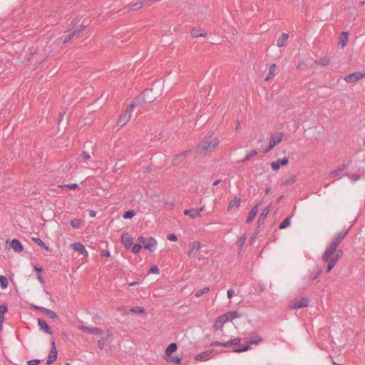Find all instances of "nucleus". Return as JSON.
<instances>
[{
  "mask_svg": "<svg viewBox=\"0 0 365 365\" xmlns=\"http://www.w3.org/2000/svg\"><path fill=\"white\" fill-rule=\"evenodd\" d=\"M349 230L341 231L338 232L334 237L331 243L326 249L324 254L322 255V259L327 261L329 258L333 255L334 252L336 250L339 245L342 242L345 237L348 235Z\"/></svg>",
  "mask_w": 365,
  "mask_h": 365,
  "instance_id": "nucleus-1",
  "label": "nucleus"
},
{
  "mask_svg": "<svg viewBox=\"0 0 365 365\" xmlns=\"http://www.w3.org/2000/svg\"><path fill=\"white\" fill-rule=\"evenodd\" d=\"M220 143L219 139L215 138L211 139L210 137L205 136L203 141L198 145L197 152L201 155H207L214 152L218 147Z\"/></svg>",
  "mask_w": 365,
  "mask_h": 365,
  "instance_id": "nucleus-2",
  "label": "nucleus"
},
{
  "mask_svg": "<svg viewBox=\"0 0 365 365\" xmlns=\"http://www.w3.org/2000/svg\"><path fill=\"white\" fill-rule=\"evenodd\" d=\"M138 106V104L135 103H131L128 105L125 110V111L119 116L117 125L118 127H123L125 125L130 118L131 113L133 111L134 108Z\"/></svg>",
  "mask_w": 365,
  "mask_h": 365,
  "instance_id": "nucleus-3",
  "label": "nucleus"
},
{
  "mask_svg": "<svg viewBox=\"0 0 365 365\" xmlns=\"http://www.w3.org/2000/svg\"><path fill=\"white\" fill-rule=\"evenodd\" d=\"M158 91H154V88H148L143 91L141 93V100L145 103H151L154 102L158 97Z\"/></svg>",
  "mask_w": 365,
  "mask_h": 365,
  "instance_id": "nucleus-4",
  "label": "nucleus"
},
{
  "mask_svg": "<svg viewBox=\"0 0 365 365\" xmlns=\"http://www.w3.org/2000/svg\"><path fill=\"white\" fill-rule=\"evenodd\" d=\"M242 339L237 337L233 339H231L230 341H225V342H221L219 341H212L210 344L211 346H224L226 348H231L232 346H234L232 350L235 348L242 347L243 345L240 344Z\"/></svg>",
  "mask_w": 365,
  "mask_h": 365,
  "instance_id": "nucleus-5",
  "label": "nucleus"
},
{
  "mask_svg": "<svg viewBox=\"0 0 365 365\" xmlns=\"http://www.w3.org/2000/svg\"><path fill=\"white\" fill-rule=\"evenodd\" d=\"M263 341V338L256 334L252 339H250L247 344L243 345L242 347L235 348L233 349L234 352H244L251 349L252 344H258Z\"/></svg>",
  "mask_w": 365,
  "mask_h": 365,
  "instance_id": "nucleus-6",
  "label": "nucleus"
},
{
  "mask_svg": "<svg viewBox=\"0 0 365 365\" xmlns=\"http://www.w3.org/2000/svg\"><path fill=\"white\" fill-rule=\"evenodd\" d=\"M50 343H51V349H50L49 354L48 355V357L46 359L47 364H51L52 363H53L57 359V356H58V352H57V349L56 347L55 339L53 338H52L50 340Z\"/></svg>",
  "mask_w": 365,
  "mask_h": 365,
  "instance_id": "nucleus-7",
  "label": "nucleus"
},
{
  "mask_svg": "<svg viewBox=\"0 0 365 365\" xmlns=\"http://www.w3.org/2000/svg\"><path fill=\"white\" fill-rule=\"evenodd\" d=\"M336 254L334 257H331V256L327 259L326 262H328L327 264V272H329L331 270L334 268V267L337 263L338 260L340 257L343 255V251L341 250H336Z\"/></svg>",
  "mask_w": 365,
  "mask_h": 365,
  "instance_id": "nucleus-8",
  "label": "nucleus"
},
{
  "mask_svg": "<svg viewBox=\"0 0 365 365\" xmlns=\"http://www.w3.org/2000/svg\"><path fill=\"white\" fill-rule=\"evenodd\" d=\"M282 135L283 134L282 133H277L275 135H271L269 145L264 150V153H265L270 151L275 145L279 144L282 140Z\"/></svg>",
  "mask_w": 365,
  "mask_h": 365,
  "instance_id": "nucleus-9",
  "label": "nucleus"
},
{
  "mask_svg": "<svg viewBox=\"0 0 365 365\" xmlns=\"http://www.w3.org/2000/svg\"><path fill=\"white\" fill-rule=\"evenodd\" d=\"M365 77V72H354L351 74L346 75L344 77V81L348 83H351L359 81L360 79Z\"/></svg>",
  "mask_w": 365,
  "mask_h": 365,
  "instance_id": "nucleus-10",
  "label": "nucleus"
},
{
  "mask_svg": "<svg viewBox=\"0 0 365 365\" xmlns=\"http://www.w3.org/2000/svg\"><path fill=\"white\" fill-rule=\"evenodd\" d=\"M205 210V205L202 206L197 209H187L185 210L183 213L185 215L189 216L192 219H195L196 217L200 216L201 212Z\"/></svg>",
  "mask_w": 365,
  "mask_h": 365,
  "instance_id": "nucleus-11",
  "label": "nucleus"
},
{
  "mask_svg": "<svg viewBox=\"0 0 365 365\" xmlns=\"http://www.w3.org/2000/svg\"><path fill=\"white\" fill-rule=\"evenodd\" d=\"M78 329L93 335L101 334L103 333V330L98 327H89L85 325H79Z\"/></svg>",
  "mask_w": 365,
  "mask_h": 365,
  "instance_id": "nucleus-12",
  "label": "nucleus"
},
{
  "mask_svg": "<svg viewBox=\"0 0 365 365\" xmlns=\"http://www.w3.org/2000/svg\"><path fill=\"white\" fill-rule=\"evenodd\" d=\"M121 242L125 249H130L133 245V237L129 232H123L121 236Z\"/></svg>",
  "mask_w": 365,
  "mask_h": 365,
  "instance_id": "nucleus-13",
  "label": "nucleus"
},
{
  "mask_svg": "<svg viewBox=\"0 0 365 365\" xmlns=\"http://www.w3.org/2000/svg\"><path fill=\"white\" fill-rule=\"evenodd\" d=\"M157 240L154 237H150L147 239L146 242L144 243L143 247L150 252H154L157 248Z\"/></svg>",
  "mask_w": 365,
  "mask_h": 365,
  "instance_id": "nucleus-14",
  "label": "nucleus"
},
{
  "mask_svg": "<svg viewBox=\"0 0 365 365\" xmlns=\"http://www.w3.org/2000/svg\"><path fill=\"white\" fill-rule=\"evenodd\" d=\"M309 299L307 298H301L299 300L294 302L291 306L292 309H297L308 307Z\"/></svg>",
  "mask_w": 365,
  "mask_h": 365,
  "instance_id": "nucleus-15",
  "label": "nucleus"
},
{
  "mask_svg": "<svg viewBox=\"0 0 365 365\" xmlns=\"http://www.w3.org/2000/svg\"><path fill=\"white\" fill-rule=\"evenodd\" d=\"M289 162V159L287 157H284L282 159H278L274 162L271 163V167L273 170L277 171L279 170L281 165H286Z\"/></svg>",
  "mask_w": 365,
  "mask_h": 365,
  "instance_id": "nucleus-16",
  "label": "nucleus"
},
{
  "mask_svg": "<svg viewBox=\"0 0 365 365\" xmlns=\"http://www.w3.org/2000/svg\"><path fill=\"white\" fill-rule=\"evenodd\" d=\"M71 247L75 251L78 252L79 254L86 255V256L88 255V252H87L86 247H84V245L81 242H74V243L71 244Z\"/></svg>",
  "mask_w": 365,
  "mask_h": 365,
  "instance_id": "nucleus-17",
  "label": "nucleus"
},
{
  "mask_svg": "<svg viewBox=\"0 0 365 365\" xmlns=\"http://www.w3.org/2000/svg\"><path fill=\"white\" fill-rule=\"evenodd\" d=\"M227 322V319L225 318V316L222 314V315H220L219 316L215 322V324H214V329L215 330H222V328H223V326L224 324Z\"/></svg>",
  "mask_w": 365,
  "mask_h": 365,
  "instance_id": "nucleus-18",
  "label": "nucleus"
},
{
  "mask_svg": "<svg viewBox=\"0 0 365 365\" xmlns=\"http://www.w3.org/2000/svg\"><path fill=\"white\" fill-rule=\"evenodd\" d=\"M207 34V31L201 28H194L190 31V35L193 38L205 37Z\"/></svg>",
  "mask_w": 365,
  "mask_h": 365,
  "instance_id": "nucleus-19",
  "label": "nucleus"
},
{
  "mask_svg": "<svg viewBox=\"0 0 365 365\" xmlns=\"http://www.w3.org/2000/svg\"><path fill=\"white\" fill-rule=\"evenodd\" d=\"M10 246L16 252L19 253L24 250L22 243L18 239L12 240Z\"/></svg>",
  "mask_w": 365,
  "mask_h": 365,
  "instance_id": "nucleus-20",
  "label": "nucleus"
},
{
  "mask_svg": "<svg viewBox=\"0 0 365 365\" xmlns=\"http://www.w3.org/2000/svg\"><path fill=\"white\" fill-rule=\"evenodd\" d=\"M201 248V245L199 242L195 241L192 244L191 250L188 252L187 255L190 258L194 257L195 255L194 253H197L200 251Z\"/></svg>",
  "mask_w": 365,
  "mask_h": 365,
  "instance_id": "nucleus-21",
  "label": "nucleus"
},
{
  "mask_svg": "<svg viewBox=\"0 0 365 365\" xmlns=\"http://www.w3.org/2000/svg\"><path fill=\"white\" fill-rule=\"evenodd\" d=\"M38 325L39 326L41 329L43 330L45 333L49 334H51L53 333V331L51 329V327L48 325L45 320L42 319H38Z\"/></svg>",
  "mask_w": 365,
  "mask_h": 365,
  "instance_id": "nucleus-22",
  "label": "nucleus"
},
{
  "mask_svg": "<svg viewBox=\"0 0 365 365\" xmlns=\"http://www.w3.org/2000/svg\"><path fill=\"white\" fill-rule=\"evenodd\" d=\"M349 41V32L344 31L339 36V42L341 47L344 48L348 43Z\"/></svg>",
  "mask_w": 365,
  "mask_h": 365,
  "instance_id": "nucleus-23",
  "label": "nucleus"
},
{
  "mask_svg": "<svg viewBox=\"0 0 365 365\" xmlns=\"http://www.w3.org/2000/svg\"><path fill=\"white\" fill-rule=\"evenodd\" d=\"M289 35L286 33H282L280 37L277 41V45L278 47L282 48L286 46Z\"/></svg>",
  "mask_w": 365,
  "mask_h": 365,
  "instance_id": "nucleus-24",
  "label": "nucleus"
},
{
  "mask_svg": "<svg viewBox=\"0 0 365 365\" xmlns=\"http://www.w3.org/2000/svg\"><path fill=\"white\" fill-rule=\"evenodd\" d=\"M257 212H258V205H256L254 207H252V208L251 209L249 216L247 218L246 222L249 224L251 222H252V220L255 218V217L257 214Z\"/></svg>",
  "mask_w": 365,
  "mask_h": 365,
  "instance_id": "nucleus-25",
  "label": "nucleus"
},
{
  "mask_svg": "<svg viewBox=\"0 0 365 365\" xmlns=\"http://www.w3.org/2000/svg\"><path fill=\"white\" fill-rule=\"evenodd\" d=\"M223 315L227 322L232 321L240 317V313L237 311L228 312Z\"/></svg>",
  "mask_w": 365,
  "mask_h": 365,
  "instance_id": "nucleus-26",
  "label": "nucleus"
},
{
  "mask_svg": "<svg viewBox=\"0 0 365 365\" xmlns=\"http://www.w3.org/2000/svg\"><path fill=\"white\" fill-rule=\"evenodd\" d=\"M212 352V350H206L202 351L195 356L196 361H203L206 359Z\"/></svg>",
  "mask_w": 365,
  "mask_h": 365,
  "instance_id": "nucleus-27",
  "label": "nucleus"
},
{
  "mask_svg": "<svg viewBox=\"0 0 365 365\" xmlns=\"http://www.w3.org/2000/svg\"><path fill=\"white\" fill-rule=\"evenodd\" d=\"M241 203V198L240 197L236 196L233 200H232L228 205V210H232L233 208H237L240 207Z\"/></svg>",
  "mask_w": 365,
  "mask_h": 365,
  "instance_id": "nucleus-28",
  "label": "nucleus"
},
{
  "mask_svg": "<svg viewBox=\"0 0 365 365\" xmlns=\"http://www.w3.org/2000/svg\"><path fill=\"white\" fill-rule=\"evenodd\" d=\"M346 168L347 167L346 165H342L340 167H339L337 169L331 171L329 173V176L331 178L336 177V176L339 175L344 170H345L346 169Z\"/></svg>",
  "mask_w": 365,
  "mask_h": 365,
  "instance_id": "nucleus-29",
  "label": "nucleus"
},
{
  "mask_svg": "<svg viewBox=\"0 0 365 365\" xmlns=\"http://www.w3.org/2000/svg\"><path fill=\"white\" fill-rule=\"evenodd\" d=\"M269 212V207H267L263 210L262 212L260 214V215L258 218V224L259 225H262L264 223V220L267 218Z\"/></svg>",
  "mask_w": 365,
  "mask_h": 365,
  "instance_id": "nucleus-30",
  "label": "nucleus"
},
{
  "mask_svg": "<svg viewBox=\"0 0 365 365\" xmlns=\"http://www.w3.org/2000/svg\"><path fill=\"white\" fill-rule=\"evenodd\" d=\"M178 349L176 343H170L165 349V355L170 356L173 352H175Z\"/></svg>",
  "mask_w": 365,
  "mask_h": 365,
  "instance_id": "nucleus-31",
  "label": "nucleus"
},
{
  "mask_svg": "<svg viewBox=\"0 0 365 365\" xmlns=\"http://www.w3.org/2000/svg\"><path fill=\"white\" fill-rule=\"evenodd\" d=\"M32 241L36 243L38 246L43 247L45 250L50 252L51 250L48 247L44 242L38 237H32Z\"/></svg>",
  "mask_w": 365,
  "mask_h": 365,
  "instance_id": "nucleus-32",
  "label": "nucleus"
},
{
  "mask_svg": "<svg viewBox=\"0 0 365 365\" xmlns=\"http://www.w3.org/2000/svg\"><path fill=\"white\" fill-rule=\"evenodd\" d=\"M276 68H277L276 64L273 63V64L270 65V66L269 68V73L266 76V78L264 79L265 81H269V79H271L274 77V76L275 74Z\"/></svg>",
  "mask_w": 365,
  "mask_h": 365,
  "instance_id": "nucleus-33",
  "label": "nucleus"
},
{
  "mask_svg": "<svg viewBox=\"0 0 365 365\" xmlns=\"http://www.w3.org/2000/svg\"><path fill=\"white\" fill-rule=\"evenodd\" d=\"M257 153H258V152H257V150H255V149L252 150L250 153H248L246 155L245 158H243L242 160H240L239 163H246L248 160H250L251 159V158H252L253 156L256 155Z\"/></svg>",
  "mask_w": 365,
  "mask_h": 365,
  "instance_id": "nucleus-34",
  "label": "nucleus"
},
{
  "mask_svg": "<svg viewBox=\"0 0 365 365\" xmlns=\"http://www.w3.org/2000/svg\"><path fill=\"white\" fill-rule=\"evenodd\" d=\"M44 314L48 318L52 319L53 320H58L59 318L54 311L49 309H47L46 311H45Z\"/></svg>",
  "mask_w": 365,
  "mask_h": 365,
  "instance_id": "nucleus-35",
  "label": "nucleus"
},
{
  "mask_svg": "<svg viewBox=\"0 0 365 365\" xmlns=\"http://www.w3.org/2000/svg\"><path fill=\"white\" fill-rule=\"evenodd\" d=\"M82 224H83V220L81 219L76 218V219L71 220V225L73 228H76V229L80 228L81 226L82 225Z\"/></svg>",
  "mask_w": 365,
  "mask_h": 365,
  "instance_id": "nucleus-36",
  "label": "nucleus"
},
{
  "mask_svg": "<svg viewBox=\"0 0 365 365\" xmlns=\"http://www.w3.org/2000/svg\"><path fill=\"white\" fill-rule=\"evenodd\" d=\"M290 220H291V216H288L280 224H279V228L280 230H284L285 228H287V227H289V225H290Z\"/></svg>",
  "mask_w": 365,
  "mask_h": 365,
  "instance_id": "nucleus-37",
  "label": "nucleus"
},
{
  "mask_svg": "<svg viewBox=\"0 0 365 365\" xmlns=\"http://www.w3.org/2000/svg\"><path fill=\"white\" fill-rule=\"evenodd\" d=\"M167 361L168 362H171V363H175V364H181L182 362V359L179 356H168L167 359H166Z\"/></svg>",
  "mask_w": 365,
  "mask_h": 365,
  "instance_id": "nucleus-38",
  "label": "nucleus"
},
{
  "mask_svg": "<svg viewBox=\"0 0 365 365\" xmlns=\"http://www.w3.org/2000/svg\"><path fill=\"white\" fill-rule=\"evenodd\" d=\"M58 187L62 189H70V190H76L79 187V186L77 183L60 185H58Z\"/></svg>",
  "mask_w": 365,
  "mask_h": 365,
  "instance_id": "nucleus-39",
  "label": "nucleus"
},
{
  "mask_svg": "<svg viewBox=\"0 0 365 365\" xmlns=\"http://www.w3.org/2000/svg\"><path fill=\"white\" fill-rule=\"evenodd\" d=\"M8 279L4 275H0V287L1 289H6L8 287Z\"/></svg>",
  "mask_w": 365,
  "mask_h": 365,
  "instance_id": "nucleus-40",
  "label": "nucleus"
},
{
  "mask_svg": "<svg viewBox=\"0 0 365 365\" xmlns=\"http://www.w3.org/2000/svg\"><path fill=\"white\" fill-rule=\"evenodd\" d=\"M145 312V309L142 307L136 306V307H134L130 309V312L135 313V314H144Z\"/></svg>",
  "mask_w": 365,
  "mask_h": 365,
  "instance_id": "nucleus-41",
  "label": "nucleus"
},
{
  "mask_svg": "<svg viewBox=\"0 0 365 365\" xmlns=\"http://www.w3.org/2000/svg\"><path fill=\"white\" fill-rule=\"evenodd\" d=\"M135 215V212L133 210H129L124 212V213L123 214V217L124 219H130L133 217H134Z\"/></svg>",
  "mask_w": 365,
  "mask_h": 365,
  "instance_id": "nucleus-42",
  "label": "nucleus"
},
{
  "mask_svg": "<svg viewBox=\"0 0 365 365\" xmlns=\"http://www.w3.org/2000/svg\"><path fill=\"white\" fill-rule=\"evenodd\" d=\"M322 273L321 269H317V271H314L312 272H310L309 274V279L312 280H314L317 279Z\"/></svg>",
  "mask_w": 365,
  "mask_h": 365,
  "instance_id": "nucleus-43",
  "label": "nucleus"
},
{
  "mask_svg": "<svg viewBox=\"0 0 365 365\" xmlns=\"http://www.w3.org/2000/svg\"><path fill=\"white\" fill-rule=\"evenodd\" d=\"M142 245L140 244H134L130 248H131V251L133 254H138L140 250L142 249Z\"/></svg>",
  "mask_w": 365,
  "mask_h": 365,
  "instance_id": "nucleus-44",
  "label": "nucleus"
},
{
  "mask_svg": "<svg viewBox=\"0 0 365 365\" xmlns=\"http://www.w3.org/2000/svg\"><path fill=\"white\" fill-rule=\"evenodd\" d=\"M209 290H210V288H209V287H204L203 289H200V290L197 291L195 295V297H202L204 294H205V293L208 292H209Z\"/></svg>",
  "mask_w": 365,
  "mask_h": 365,
  "instance_id": "nucleus-45",
  "label": "nucleus"
},
{
  "mask_svg": "<svg viewBox=\"0 0 365 365\" xmlns=\"http://www.w3.org/2000/svg\"><path fill=\"white\" fill-rule=\"evenodd\" d=\"M75 36H78V34L75 31H73L65 37V38L63 41V43H66L69 42Z\"/></svg>",
  "mask_w": 365,
  "mask_h": 365,
  "instance_id": "nucleus-46",
  "label": "nucleus"
},
{
  "mask_svg": "<svg viewBox=\"0 0 365 365\" xmlns=\"http://www.w3.org/2000/svg\"><path fill=\"white\" fill-rule=\"evenodd\" d=\"M344 175L347 176L352 181H358L360 180V175L358 174L351 175L349 173H346Z\"/></svg>",
  "mask_w": 365,
  "mask_h": 365,
  "instance_id": "nucleus-47",
  "label": "nucleus"
},
{
  "mask_svg": "<svg viewBox=\"0 0 365 365\" xmlns=\"http://www.w3.org/2000/svg\"><path fill=\"white\" fill-rule=\"evenodd\" d=\"M295 181H296V178L294 176H292L290 178L285 180L282 182V185L287 186V185H292V183L295 182Z\"/></svg>",
  "mask_w": 365,
  "mask_h": 365,
  "instance_id": "nucleus-48",
  "label": "nucleus"
},
{
  "mask_svg": "<svg viewBox=\"0 0 365 365\" xmlns=\"http://www.w3.org/2000/svg\"><path fill=\"white\" fill-rule=\"evenodd\" d=\"M144 1H138L132 5L131 10H138L143 6Z\"/></svg>",
  "mask_w": 365,
  "mask_h": 365,
  "instance_id": "nucleus-49",
  "label": "nucleus"
},
{
  "mask_svg": "<svg viewBox=\"0 0 365 365\" xmlns=\"http://www.w3.org/2000/svg\"><path fill=\"white\" fill-rule=\"evenodd\" d=\"M190 152V150H185L184 152H182L180 153V154L178 155H176L173 158V163H175L176 162V160L180 158V157H182L185 155H187L188 153Z\"/></svg>",
  "mask_w": 365,
  "mask_h": 365,
  "instance_id": "nucleus-50",
  "label": "nucleus"
},
{
  "mask_svg": "<svg viewBox=\"0 0 365 365\" xmlns=\"http://www.w3.org/2000/svg\"><path fill=\"white\" fill-rule=\"evenodd\" d=\"M88 26V24L85 22H83L74 31L78 34L81 33L83 29H85Z\"/></svg>",
  "mask_w": 365,
  "mask_h": 365,
  "instance_id": "nucleus-51",
  "label": "nucleus"
},
{
  "mask_svg": "<svg viewBox=\"0 0 365 365\" xmlns=\"http://www.w3.org/2000/svg\"><path fill=\"white\" fill-rule=\"evenodd\" d=\"M105 344H106V338H101V339H99L98 341V348L102 350L104 349L105 347Z\"/></svg>",
  "mask_w": 365,
  "mask_h": 365,
  "instance_id": "nucleus-52",
  "label": "nucleus"
},
{
  "mask_svg": "<svg viewBox=\"0 0 365 365\" xmlns=\"http://www.w3.org/2000/svg\"><path fill=\"white\" fill-rule=\"evenodd\" d=\"M8 307L6 304H4L0 305V315H4V314L7 312Z\"/></svg>",
  "mask_w": 365,
  "mask_h": 365,
  "instance_id": "nucleus-53",
  "label": "nucleus"
},
{
  "mask_svg": "<svg viewBox=\"0 0 365 365\" xmlns=\"http://www.w3.org/2000/svg\"><path fill=\"white\" fill-rule=\"evenodd\" d=\"M149 272L158 274L160 273V269L156 265H153L150 268Z\"/></svg>",
  "mask_w": 365,
  "mask_h": 365,
  "instance_id": "nucleus-54",
  "label": "nucleus"
},
{
  "mask_svg": "<svg viewBox=\"0 0 365 365\" xmlns=\"http://www.w3.org/2000/svg\"><path fill=\"white\" fill-rule=\"evenodd\" d=\"M318 63L322 66H327L329 63V59L328 58H321Z\"/></svg>",
  "mask_w": 365,
  "mask_h": 365,
  "instance_id": "nucleus-55",
  "label": "nucleus"
},
{
  "mask_svg": "<svg viewBox=\"0 0 365 365\" xmlns=\"http://www.w3.org/2000/svg\"><path fill=\"white\" fill-rule=\"evenodd\" d=\"M100 255L102 257H109L110 256V252L107 250H102Z\"/></svg>",
  "mask_w": 365,
  "mask_h": 365,
  "instance_id": "nucleus-56",
  "label": "nucleus"
},
{
  "mask_svg": "<svg viewBox=\"0 0 365 365\" xmlns=\"http://www.w3.org/2000/svg\"><path fill=\"white\" fill-rule=\"evenodd\" d=\"M167 239L170 241L176 242L178 240V237L175 234H169L167 236Z\"/></svg>",
  "mask_w": 365,
  "mask_h": 365,
  "instance_id": "nucleus-57",
  "label": "nucleus"
},
{
  "mask_svg": "<svg viewBox=\"0 0 365 365\" xmlns=\"http://www.w3.org/2000/svg\"><path fill=\"white\" fill-rule=\"evenodd\" d=\"M81 158L84 160H89L91 158V155L88 152L82 151Z\"/></svg>",
  "mask_w": 365,
  "mask_h": 365,
  "instance_id": "nucleus-58",
  "label": "nucleus"
},
{
  "mask_svg": "<svg viewBox=\"0 0 365 365\" xmlns=\"http://www.w3.org/2000/svg\"><path fill=\"white\" fill-rule=\"evenodd\" d=\"M35 309H37V310H39L40 312H41L43 314L45 313V311H46L47 308H45V307H40V306H38V305H33L32 306Z\"/></svg>",
  "mask_w": 365,
  "mask_h": 365,
  "instance_id": "nucleus-59",
  "label": "nucleus"
},
{
  "mask_svg": "<svg viewBox=\"0 0 365 365\" xmlns=\"http://www.w3.org/2000/svg\"><path fill=\"white\" fill-rule=\"evenodd\" d=\"M39 359H31L27 361L28 365H36L40 363Z\"/></svg>",
  "mask_w": 365,
  "mask_h": 365,
  "instance_id": "nucleus-60",
  "label": "nucleus"
},
{
  "mask_svg": "<svg viewBox=\"0 0 365 365\" xmlns=\"http://www.w3.org/2000/svg\"><path fill=\"white\" fill-rule=\"evenodd\" d=\"M245 240H246L245 237H240V238L238 239L237 243H238L240 247H242L245 245Z\"/></svg>",
  "mask_w": 365,
  "mask_h": 365,
  "instance_id": "nucleus-61",
  "label": "nucleus"
},
{
  "mask_svg": "<svg viewBox=\"0 0 365 365\" xmlns=\"http://www.w3.org/2000/svg\"><path fill=\"white\" fill-rule=\"evenodd\" d=\"M138 242H139V243H140V245H141V244H143V245H142V246H143V245H144V243H145V242H146L147 239H146V238H145V237H143V236H140V237H138Z\"/></svg>",
  "mask_w": 365,
  "mask_h": 365,
  "instance_id": "nucleus-62",
  "label": "nucleus"
},
{
  "mask_svg": "<svg viewBox=\"0 0 365 365\" xmlns=\"http://www.w3.org/2000/svg\"><path fill=\"white\" fill-rule=\"evenodd\" d=\"M78 21H79V20H78V19H73V20L71 22V24H70V25H69V28H70V29H73V27H74V26L78 24Z\"/></svg>",
  "mask_w": 365,
  "mask_h": 365,
  "instance_id": "nucleus-63",
  "label": "nucleus"
},
{
  "mask_svg": "<svg viewBox=\"0 0 365 365\" xmlns=\"http://www.w3.org/2000/svg\"><path fill=\"white\" fill-rule=\"evenodd\" d=\"M34 269L36 270V272H37L38 274H41L43 272V269L36 265L34 266Z\"/></svg>",
  "mask_w": 365,
  "mask_h": 365,
  "instance_id": "nucleus-64",
  "label": "nucleus"
}]
</instances>
